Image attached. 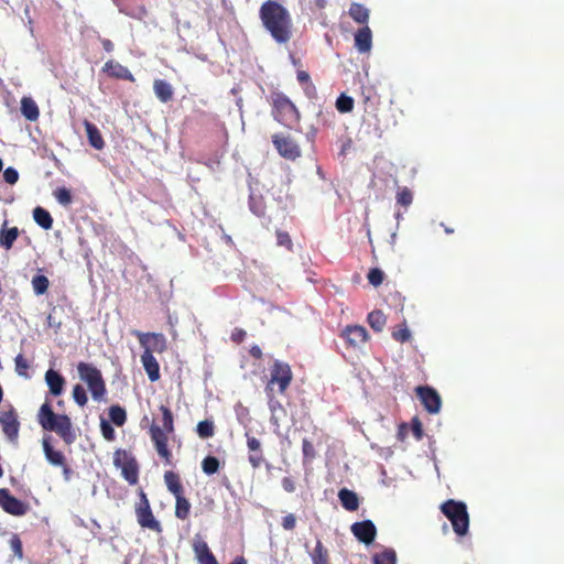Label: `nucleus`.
Returning <instances> with one entry per match:
<instances>
[{"instance_id": "obj_46", "label": "nucleus", "mask_w": 564, "mask_h": 564, "mask_svg": "<svg viewBox=\"0 0 564 564\" xmlns=\"http://www.w3.org/2000/svg\"><path fill=\"white\" fill-rule=\"evenodd\" d=\"M53 195L56 198V200L63 206H68L73 200L72 193L66 187L56 188Z\"/></svg>"}, {"instance_id": "obj_44", "label": "nucleus", "mask_w": 564, "mask_h": 564, "mask_svg": "<svg viewBox=\"0 0 564 564\" xmlns=\"http://www.w3.org/2000/svg\"><path fill=\"white\" fill-rule=\"evenodd\" d=\"M72 395L75 403L80 408H84L88 402L87 392L82 384H75L73 387Z\"/></svg>"}, {"instance_id": "obj_56", "label": "nucleus", "mask_w": 564, "mask_h": 564, "mask_svg": "<svg viewBox=\"0 0 564 564\" xmlns=\"http://www.w3.org/2000/svg\"><path fill=\"white\" fill-rule=\"evenodd\" d=\"M247 336V333L245 329L242 328H235L232 332H231V335H230V339L236 343V344H240L245 340Z\"/></svg>"}, {"instance_id": "obj_41", "label": "nucleus", "mask_w": 564, "mask_h": 564, "mask_svg": "<svg viewBox=\"0 0 564 564\" xmlns=\"http://www.w3.org/2000/svg\"><path fill=\"white\" fill-rule=\"evenodd\" d=\"M219 459L215 456H206L202 462V469L206 475H214L219 469Z\"/></svg>"}, {"instance_id": "obj_36", "label": "nucleus", "mask_w": 564, "mask_h": 564, "mask_svg": "<svg viewBox=\"0 0 564 564\" xmlns=\"http://www.w3.org/2000/svg\"><path fill=\"white\" fill-rule=\"evenodd\" d=\"M373 564H397V553L393 549L387 547L373 555Z\"/></svg>"}, {"instance_id": "obj_23", "label": "nucleus", "mask_w": 564, "mask_h": 564, "mask_svg": "<svg viewBox=\"0 0 564 564\" xmlns=\"http://www.w3.org/2000/svg\"><path fill=\"white\" fill-rule=\"evenodd\" d=\"M153 91L156 98L163 104L170 102L174 96L172 85L164 79H154Z\"/></svg>"}, {"instance_id": "obj_33", "label": "nucleus", "mask_w": 564, "mask_h": 564, "mask_svg": "<svg viewBox=\"0 0 564 564\" xmlns=\"http://www.w3.org/2000/svg\"><path fill=\"white\" fill-rule=\"evenodd\" d=\"M33 218L35 223L45 230L51 229L53 226V218L51 214L43 207L34 208Z\"/></svg>"}, {"instance_id": "obj_55", "label": "nucleus", "mask_w": 564, "mask_h": 564, "mask_svg": "<svg viewBox=\"0 0 564 564\" xmlns=\"http://www.w3.org/2000/svg\"><path fill=\"white\" fill-rule=\"evenodd\" d=\"M282 528L286 531H292L296 527V517L293 513H289L282 519Z\"/></svg>"}, {"instance_id": "obj_49", "label": "nucleus", "mask_w": 564, "mask_h": 564, "mask_svg": "<svg viewBox=\"0 0 564 564\" xmlns=\"http://www.w3.org/2000/svg\"><path fill=\"white\" fill-rule=\"evenodd\" d=\"M10 549L13 552L14 556L19 560L23 557V549L22 541L18 534H13L9 540Z\"/></svg>"}, {"instance_id": "obj_58", "label": "nucleus", "mask_w": 564, "mask_h": 564, "mask_svg": "<svg viewBox=\"0 0 564 564\" xmlns=\"http://www.w3.org/2000/svg\"><path fill=\"white\" fill-rule=\"evenodd\" d=\"M47 326L55 328V330H58L61 328V321H57L56 317L53 314H48L47 316Z\"/></svg>"}, {"instance_id": "obj_24", "label": "nucleus", "mask_w": 564, "mask_h": 564, "mask_svg": "<svg viewBox=\"0 0 564 564\" xmlns=\"http://www.w3.org/2000/svg\"><path fill=\"white\" fill-rule=\"evenodd\" d=\"M164 484H165L167 490L174 497L185 494L180 475L173 470H166L164 473Z\"/></svg>"}, {"instance_id": "obj_8", "label": "nucleus", "mask_w": 564, "mask_h": 564, "mask_svg": "<svg viewBox=\"0 0 564 564\" xmlns=\"http://www.w3.org/2000/svg\"><path fill=\"white\" fill-rule=\"evenodd\" d=\"M140 500L135 505V517L139 525L149 529L155 533H162L163 528L159 520L154 517L150 501L143 490H140Z\"/></svg>"}, {"instance_id": "obj_28", "label": "nucleus", "mask_w": 564, "mask_h": 564, "mask_svg": "<svg viewBox=\"0 0 564 564\" xmlns=\"http://www.w3.org/2000/svg\"><path fill=\"white\" fill-rule=\"evenodd\" d=\"M349 17L358 24L368 25L370 11L364 4L352 2L348 10Z\"/></svg>"}, {"instance_id": "obj_9", "label": "nucleus", "mask_w": 564, "mask_h": 564, "mask_svg": "<svg viewBox=\"0 0 564 564\" xmlns=\"http://www.w3.org/2000/svg\"><path fill=\"white\" fill-rule=\"evenodd\" d=\"M113 465L121 469L122 477L130 484L137 485L139 480V466L137 459L124 449H117L113 454Z\"/></svg>"}, {"instance_id": "obj_13", "label": "nucleus", "mask_w": 564, "mask_h": 564, "mask_svg": "<svg viewBox=\"0 0 564 564\" xmlns=\"http://www.w3.org/2000/svg\"><path fill=\"white\" fill-rule=\"evenodd\" d=\"M0 424L7 438L15 443L19 437L20 422L13 405H9L8 410L0 413Z\"/></svg>"}, {"instance_id": "obj_51", "label": "nucleus", "mask_w": 564, "mask_h": 564, "mask_svg": "<svg viewBox=\"0 0 564 564\" xmlns=\"http://www.w3.org/2000/svg\"><path fill=\"white\" fill-rule=\"evenodd\" d=\"M302 451L305 460L312 462L316 456L314 445L307 438L302 442Z\"/></svg>"}, {"instance_id": "obj_31", "label": "nucleus", "mask_w": 564, "mask_h": 564, "mask_svg": "<svg viewBox=\"0 0 564 564\" xmlns=\"http://www.w3.org/2000/svg\"><path fill=\"white\" fill-rule=\"evenodd\" d=\"M312 564H330L328 550L321 540H317L314 550L311 552Z\"/></svg>"}, {"instance_id": "obj_4", "label": "nucleus", "mask_w": 564, "mask_h": 564, "mask_svg": "<svg viewBox=\"0 0 564 564\" xmlns=\"http://www.w3.org/2000/svg\"><path fill=\"white\" fill-rule=\"evenodd\" d=\"M272 106V117L288 128H294L299 124L301 115L291 99L281 91H273L270 96Z\"/></svg>"}, {"instance_id": "obj_25", "label": "nucleus", "mask_w": 564, "mask_h": 564, "mask_svg": "<svg viewBox=\"0 0 564 564\" xmlns=\"http://www.w3.org/2000/svg\"><path fill=\"white\" fill-rule=\"evenodd\" d=\"M19 229L18 227H8V221L6 220L0 229V247L4 248L6 250H10L14 243V241L19 237Z\"/></svg>"}, {"instance_id": "obj_2", "label": "nucleus", "mask_w": 564, "mask_h": 564, "mask_svg": "<svg viewBox=\"0 0 564 564\" xmlns=\"http://www.w3.org/2000/svg\"><path fill=\"white\" fill-rule=\"evenodd\" d=\"M159 409L162 413L161 425L152 423L149 429V434L160 458L163 459L165 465H172L173 455L169 448V435L173 434L175 430L174 416L169 406L160 405Z\"/></svg>"}, {"instance_id": "obj_50", "label": "nucleus", "mask_w": 564, "mask_h": 564, "mask_svg": "<svg viewBox=\"0 0 564 564\" xmlns=\"http://www.w3.org/2000/svg\"><path fill=\"white\" fill-rule=\"evenodd\" d=\"M367 278L369 283L377 288L383 282L384 273L382 270L373 268L369 271Z\"/></svg>"}, {"instance_id": "obj_20", "label": "nucleus", "mask_w": 564, "mask_h": 564, "mask_svg": "<svg viewBox=\"0 0 564 564\" xmlns=\"http://www.w3.org/2000/svg\"><path fill=\"white\" fill-rule=\"evenodd\" d=\"M44 378L52 395L58 397L63 393L66 380L58 371L48 369Z\"/></svg>"}, {"instance_id": "obj_61", "label": "nucleus", "mask_w": 564, "mask_h": 564, "mask_svg": "<svg viewBox=\"0 0 564 564\" xmlns=\"http://www.w3.org/2000/svg\"><path fill=\"white\" fill-rule=\"evenodd\" d=\"M63 469V476L66 481H68L72 478L73 470L72 468L65 463V465L61 466Z\"/></svg>"}, {"instance_id": "obj_21", "label": "nucleus", "mask_w": 564, "mask_h": 564, "mask_svg": "<svg viewBox=\"0 0 564 564\" xmlns=\"http://www.w3.org/2000/svg\"><path fill=\"white\" fill-rule=\"evenodd\" d=\"M355 47L360 53H368L372 47V33L368 25L360 28L355 33Z\"/></svg>"}, {"instance_id": "obj_35", "label": "nucleus", "mask_w": 564, "mask_h": 564, "mask_svg": "<svg viewBox=\"0 0 564 564\" xmlns=\"http://www.w3.org/2000/svg\"><path fill=\"white\" fill-rule=\"evenodd\" d=\"M367 321H368V324L370 325V327L375 332L379 333L384 328L386 323H387V317L382 311L376 310L368 314Z\"/></svg>"}, {"instance_id": "obj_53", "label": "nucleus", "mask_w": 564, "mask_h": 564, "mask_svg": "<svg viewBox=\"0 0 564 564\" xmlns=\"http://www.w3.org/2000/svg\"><path fill=\"white\" fill-rule=\"evenodd\" d=\"M3 178L8 184L13 185L19 180V173L13 167H7L3 172Z\"/></svg>"}, {"instance_id": "obj_17", "label": "nucleus", "mask_w": 564, "mask_h": 564, "mask_svg": "<svg viewBox=\"0 0 564 564\" xmlns=\"http://www.w3.org/2000/svg\"><path fill=\"white\" fill-rule=\"evenodd\" d=\"M247 440L248 447V462L253 468H259L264 462V455L261 446V442L250 434V432L245 433Z\"/></svg>"}, {"instance_id": "obj_39", "label": "nucleus", "mask_w": 564, "mask_h": 564, "mask_svg": "<svg viewBox=\"0 0 564 564\" xmlns=\"http://www.w3.org/2000/svg\"><path fill=\"white\" fill-rule=\"evenodd\" d=\"M32 288L36 295H43L47 292L50 286L48 279L43 274H36L32 278Z\"/></svg>"}, {"instance_id": "obj_38", "label": "nucleus", "mask_w": 564, "mask_h": 564, "mask_svg": "<svg viewBox=\"0 0 564 564\" xmlns=\"http://www.w3.org/2000/svg\"><path fill=\"white\" fill-rule=\"evenodd\" d=\"M250 210L258 217L264 216L265 203L262 196L251 194L249 197Z\"/></svg>"}, {"instance_id": "obj_42", "label": "nucleus", "mask_w": 564, "mask_h": 564, "mask_svg": "<svg viewBox=\"0 0 564 564\" xmlns=\"http://www.w3.org/2000/svg\"><path fill=\"white\" fill-rule=\"evenodd\" d=\"M336 109L341 113L350 112L354 109V99L341 94L336 100Z\"/></svg>"}, {"instance_id": "obj_32", "label": "nucleus", "mask_w": 564, "mask_h": 564, "mask_svg": "<svg viewBox=\"0 0 564 564\" xmlns=\"http://www.w3.org/2000/svg\"><path fill=\"white\" fill-rule=\"evenodd\" d=\"M175 498V517L180 520H186L191 513V502L184 495L174 497Z\"/></svg>"}, {"instance_id": "obj_5", "label": "nucleus", "mask_w": 564, "mask_h": 564, "mask_svg": "<svg viewBox=\"0 0 564 564\" xmlns=\"http://www.w3.org/2000/svg\"><path fill=\"white\" fill-rule=\"evenodd\" d=\"M79 379L85 382L96 402L105 401L107 387L101 371L93 364L80 361L77 365Z\"/></svg>"}, {"instance_id": "obj_34", "label": "nucleus", "mask_w": 564, "mask_h": 564, "mask_svg": "<svg viewBox=\"0 0 564 564\" xmlns=\"http://www.w3.org/2000/svg\"><path fill=\"white\" fill-rule=\"evenodd\" d=\"M296 79L303 86L304 93L307 97L313 98L316 96V87L311 80V76L305 70L296 72Z\"/></svg>"}, {"instance_id": "obj_16", "label": "nucleus", "mask_w": 564, "mask_h": 564, "mask_svg": "<svg viewBox=\"0 0 564 564\" xmlns=\"http://www.w3.org/2000/svg\"><path fill=\"white\" fill-rule=\"evenodd\" d=\"M350 530L356 539L366 545L371 544L377 535V528L371 520L355 522Z\"/></svg>"}, {"instance_id": "obj_10", "label": "nucleus", "mask_w": 564, "mask_h": 564, "mask_svg": "<svg viewBox=\"0 0 564 564\" xmlns=\"http://www.w3.org/2000/svg\"><path fill=\"white\" fill-rule=\"evenodd\" d=\"M272 143L278 153L286 160L294 161L301 156V149L299 144L290 135H284L282 133L273 134Z\"/></svg>"}, {"instance_id": "obj_19", "label": "nucleus", "mask_w": 564, "mask_h": 564, "mask_svg": "<svg viewBox=\"0 0 564 564\" xmlns=\"http://www.w3.org/2000/svg\"><path fill=\"white\" fill-rule=\"evenodd\" d=\"M193 550L199 564H218L215 555L209 550L208 544L202 538L197 536L194 540Z\"/></svg>"}, {"instance_id": "obj_15", "label": "nucleus", "mask_w": 564, "mask_h": 564, "mask_svg": "<svg viewBox=\"0 0 564 564\" xmlns=\"http://www.w3.org/2000/svg\"><path fill=\"white\" fill-rule=\"evenodd\" d=\"M0 507L6 512L17 517L24 516L29 510L26 503L12 496L6 488L0 489Z\"/></svg>"}, {"instance_id": "obj_18", "label": "nucleus", "mask_w": 564, "mask_h": 564, "mask_svg": "<svg viewBox=\"0 0 564 564\" xmlns=\"http://www.w3.org/2000/svg\"><path fill=\"white\" fill-rule=\"evenodd\" d=\"M102 72L106 73L109 77L116 79H124L129 82L135 80L132 73L126 66L121 65L115 59H109L106 62L102 67Z\"/></svg>"}, {"instance_id": "obj_37", "label": "nucleus", "mask_w": 564, "mask_h": 564, "mask_svg": "<svg viewBox=\"0 0 564 564\" xmlns=\"http://www.w3.org/2000/svg\"><path fill=\"white\" fill-rule=\"evenodd\" d=\"M109 417L113 424L122 426L127 421L126 410L118 404L111 405L109 408Z\"/></svg>"}, {"instance_id": "obj_60", "label": "nucleus", "mask_w": 564, "mask_h": 564, "mask_svg": "<svg viewBox=\"0 0 564 564\" xmlns=\"http://www.w3.org/2000/svg\"><path fill=\"white\" fill-rule=\"evenodd\" d=\"M101 45H102V48L108 53H111L115 48L113 43L108 39H101Z\"/></svg>"}, {"instance_id": "obj_29", "label": "nucleus", "mask_w": 564, "mask_h": 564, "mask_svg": "<svg viewBox=\"0 0 564 564\" xmlns=\"http://www.w3.org/2000/svg\"><path fill=\"white\" fill-rule=\"evenodd\" d=\"M339 501L347 511H356L359 507V498L357 494L347 488H341L338 491Z\"/></svg>"}, {"instance_id": "obj_57", "label": "nucleus", "mask_w": 564, "mask_h": 564, "mask_svg": "<svg viewBox=\"0 0 564 564\" xmlns=\"http://www.w3.org/2000/svg\"><path fill=\"white\" fill-rule=\"evenodd\" d=\"M282 487L286 492H293L295 490V482L290 477H284L282 479Z\"/></svg>"}, {"instance_id": "obj_27", "label": "nucleus", "mask_w": 564, "mask_h": 564, "mask_svg": "<svg viewBox=\"0 0 564 564\" xmlns=\"http://www.w3.org/2000/svg\"><path fill=\"white\" fill-rule=\"evenodd\" d=\"M43 452L47 462L53 466H62L66 463V457L61 451L54 449L48 438H43Z\"/></svg>"}, {"instance_id": "obj_3", "label": "nucleus", "mask_w": 564, "mask_h": 564, "mask_svg": "<svg viewBox=\"0 0 564 564\" xmlns=\"http://www.w3.org/2000/svg\"><path fill=\"white\" fill-rule=\"evenodd\" d=\"M37 422L43 430L55 432L66 445L76 440V433L68 415L56 414L48 402H44L37 413Z\"/></svg>"}, {"instance_id": "obj_40", "label": "nucleus", "mask_w": 564, "mask_h": 564, "mask_svg": "<svg viewBox=\"0 0 564 564\" xmlns=\"http://www.w3.org/2000/svg\"><path fill=\"white\" fill-rule=\"evenodd\" d=\"M198 436L203 440L213 437L215 434V425L210 420L200 421L196 426Z\"/></svg>"}, {"instance_id": "obj_59", "label": "nucleus", "mask_w": 564, "mask_h": 564, "mask_svg": "<svg viewBox=\"0 0 564 564\" xmlns=\"http://www.w3.org/2000/svg\"><path fill=\"white\" fill-rule=\"evenodd\" d=\"M249 354L252 358L258 359V360L261 359L263 356L262 350L258 345L251 346L249 349Z\"/></svg>"}, {"instance_id": "obj_54", "label": "nucleus", "mask_w": 564, "mask_h": 564, "mask_svg": "<svg viewBox=\"0 0 564 564\" xmlns=\"http://www.w3.org/2000/svg\"><path fill=\"white\" fill-rule=\"evenodd\" d=\"M411 430H412V433L414 435V437L420 441L422 440L423 437V425L421 423V421L417 419V417H414L411 422Z\"/></svg>"}, {"instance_id": "obj_63", "label": "nucleus", "mask_w": 564, "mask_h": 564, "mask_svg": "<svg viewBox=\"0 0 564 564\" xmlns=\"http://www.w3.org/2000/svg\"><path fill=\"white\" fill-rule=\"evenodd\" d=\"M327 4V1L326 0H315V6L317 9H324Z\"/></svg>"}, {"instance_id": "obj_48", "label": "nucleus", "mask_w": 564, "mask_h": 564, "mask_svg": "<svg viewBox=\"0 0 564 564\" xmlns=\"http://www.w3.org/2000/svg\"><path fill=\"white\" fill-rule=\"evenodd\" d=\"M276 245L284 247L286 250L292 251L293 242L288 231L278 229L275 231Z\"/></svg>"}, {"instance_id": "obj_7", "label": "nucleus", "mask_w": 564, "mask_h": 564, "mask_svg": "<svg viewBox=\"0 0 564 564\" xmlns=\"http://www.w3.org/2000/svg\"><path fill=\"white\" fill-rule=\"evenodd\" d=\"M441 511L451 521L458 536H465L468 533L469 514L464 502L448 499L441 505Z\"/></svg>"}, {"instance_id": "obj_11", "label": "nucleus", "mask_w": 564, "mask_h": 564, "mask_svg": "<svg viewBox=\"0 0 564 564\" xmlns=\"http://www.w3.org/2000/svg\"><path fill=\"white\" fill-rule=\"evenodd\" d=\"M340 337L345 340L347 348L361 349L369 340V334L364 326L347 325L340 333Z\"/></svg>"}, {"instance_id": "obj_62", "label": "nucleus", "mask_w": 564, "mask_h": 564, "mask_svg": "<svg viewBox=\"0 0 564 564\" xmlns=\"http://www.w3.org/2000/svg\"><path fill=\"white\" fill-rule=\"evenodd\" d=\"M406 432H408V426H406V424H401V425L399 426V431H398V438H399L400 441H403V440L405 438V436H406Z\"/></svg>"}, {"instance_id": "obj_22", "label": "nucleus", "mask_w": 564, "mask_h": 564, "mask_svg": "<svg viewBox=\"0 0 564 564\" xmlns=\"http://www.w3.org/2000/svg\"><path fill=\"white\" fill-rule=\"evenodd\" d=\"M141 362L150 381H158L160 379V365L155 357L149 351H143L141 355Z\"/></svg>"}, {"instance_id": "obj_14", "label": "nucleus", "mask_w": 564, "mask_h": 564, "mask_svg": "<svg viewBox=\"0 0 564 564\" xmlns=\"http://www.w3.org/2000/svg\"><path fill=\"white\" fill-rule=\"evenodd\" d=\"M417 398L421 400L425 410L431 414H436L441 410L442 400L437 391L429 386H420L415 389Z\"/></svg>"}, {"instance_id": "obj_6", "label": "nucleus", "mask_w": 564, "mask_h": 564, "mask_svg": "<svg viewBox=\"0 0 564 564\" xmlns=\"http://www.w3.org/2000/svg\"><path fill=\"white\" fill-rule=\"evenodd\" d=\"M293 380V373L291 366L288 362L281 360H274L270 368V378L265 386V393L270 402L274 398V388L278 387L279 394H285L291 382Z\"/></svg>"}, {"instance_id": "obj_45", "label": "nucleus", "mask_w": 564, "mask_h": 564, "mask_svg": "<svg viewBox=\"0 0 564 564\" xmlns=\"http://www.w3.org/2000/svg\"><path fill=\"white\" fill-rule=\"evenodd\" d=\"M14 362H15L17 373L21 377L29 378L30 377V375H29L30 364H29L28 359L23 355L19 354L15 357Z\"/></svg>"}, {"instance_id": "obj_12", "label": "nucleus", "mask_w": 564, "mask_h": 564, "mask_svg": "<svg viewBox=\"0 0 564 564\" xmlns=\"http://www.w3.org/2000/svg\"><path fill=\"white\" fill-rule=\"evenodd\" d=\"M134 334L144 351H149L151 355L153 352L162 354L167 348L166 337L162 333L135 332Z\"/></svg>"}, {"instance_id": "obj_30", "label": "nucleus", "mask_w": 564, "mask_h": 564, "mask_svg": "<svg viewBox=\"0 0 564 564\" xmlns=\"http://www.w3.org/2000/svg\"><path fill=\"white\" fill-rule=\"evenodd\" d=\"M21 112L29 121H36L40 117L39 107L31 97H23L21 99Z\"/></svg>"}, {"instance_id": "obj_26", "label": "nucleus", "mask_w": 564, "mask_h": 564, "mask_svg": "<svg viewBox=\"0 0 564 564\" xmlns=\"http://www.w3.org/2000/svg\"><path fill=\"white\" fill-rule=\"evenodd\" d=\"M84 127L89 144L96 150H102L105 148V141L97 126L88 120H84Z\"/></svg>"}, {"instance_id": "obj_47", "label": "nucleus", "mask_w": 564, "mask_h": 564, "mask_svg": "<svg viewBox=\"0 0 564 564\" xmlns=\"http://www.w3.org/2000/svg\"><path fill=\"white\" fill-rule=\"evenodd\" d=\"M413 194L408 187H402L397 193V203L403 207H409L412 204Z\"/></svg>"}, {"instance_id": "obj_64", "label": "nucleus", "mask_w": 564, "mask_h": 564, "mask_svg": "<svg viewBox=\"0 0 564 564\" xmlns=\"http://www.w3.org/2000/svg\"><path fill=\"white\" fill-rule=\"evenodd\" d=\"M292 62H293V64H294L295 66L300 64V61H299V59H295L294 57H292Z\"/></svg>"}, {"instance_id": "obj_1", "label": "nucleus", "mask_w": 564, "mask_h": 564, "mask_svg": "<svg viewBox=\"0 0 564 564\" xmlns=\"http://www.w3.org/2000/svg\"><path fill=\"white\" fill-rule=\"evenodd\" d=\"M263 28L275 43L288 44L293 36V21L289 10L274 0L263 2L259 10Z\"/></svg>"}, {"instance_id": "obj_52", "label": "nucleus", "mask_w": 564, "mask_h": 564, "mask_svg": "<svg viewBox=\"0 0 564 564\" xmlns=\"http://www.w3.org/2000/svg\"><path fill=\"white\" fill-rule=\"evenodd\" d=\"M100 430H101V434L105 440H107V441L115 440V437H116L115 429L111 426V424L108 421L101 419Z\"/></svg>"}, {"instance_id": "obj_43", "label": "nucleus", "mask_w": 564, "mask_h": 564, "mask_svg": "<svg viewBox=\"0 0 564 564\" xmlns=\"http://www.w3.org/2000/svg\"><path fill=\"white\" fill-rule=\"evenodd\" d=\"M392 338L399 343H406L411 339V332L405 322L392 330Z\"/></svg>"}]
</instances>
